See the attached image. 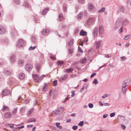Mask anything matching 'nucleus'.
<instances>
[{"mask_svg": "<svg viewBox=\"0 0 131 131\" xmlns=\"http://www.w3.org/2000/svg\"><path fill=\"white\" fill-rule=\"evenodd\" d=\"M88 8L89 11H92L94 9V6L92 4L90 3L89 4Z\"/></svg>", "mask_w": 131, "mask_h": 131, "instance_id": "ddd939ff", "label": "nucleus"}, {"mask_svg": "<svg viewBox=\"0 0 131 131\" xmlns=\"http://www.w3.org/2000/svg\"><path fill=\"white\" fill-rule=\"evenodd\" d=\"M31 40L32 42L34 43H35L36 42V40L35 38L33 36L31 38Z\"/></svg>", "mask_w": 131, "mask_h": 131, "instance_id": "58836bf2", "label": "nucleus"}, {"mask_svg": "<svg viewBox=\"0 0 131 131\" xmlns=\"http://www.w3.org/2000/svg\"><path fill=\"white\" fill-rule=\"evenodd\" d=\"M93 33L95 37L97 36L98 33V29L97 27H95L93 30Z\"/></svg>", "mask_w": 131, "mask_h": 131, "instance_id": "7ed1b4c3", "label": "nucleus"}, {"mask_svg": "<svg viewBox=\"0 0 131 131\" xmlns=\"http://www.w3.org/2000/svg\"><path fill=\"white\" fill-rule=\"evenodd\" d=\"M128 22L129 21L128 20L126 19H125L123 21V25L126 26L128 24Z\"/></svg>", "mask_w": 131, "mask_h": 131, "instance_id": "5701e85b", "label": "nucleus"}, {"mask_svg": "<svg viewBox=\"0 0 131 131\" xmlns=\"http://www.w3.org/2000/svg\"><path fill=\"white\" fill-rule=\"evenodd\" d=\"M15 3L17 4H19L20 3V2L19 0H15Z\"/></svg>", "mask_w": 131, "mask_h": 131, "instance_id": "8fccbe9b", "label": "nucleus"}, {"mask_svg": "<svg viewBox=\"0 0 131 131\" xmlns=\"http://www.w3.org/2000/svg\"><path fill=\"white\" fill-rule=\"evenodd\" d=\"M79 31V28H77L75 30V32L76 33H77Z\"/></svg>", "mask_w": 131, "mask_h": 131, "instance_id": "338daca9", "label": "nucleus"}, {"mask_svg": "<svg viewBox=\"0 0 131 131\" xmlns=\"http://www.w3.org/2000/svg\"><path fill=\"white\" fill-rule=\"evenodd\" d=\"M5 32V29L2 26H0V34H3Z\"/></svg>", "mask_w": 131, "mask_h": 131, "instance_id": "9b49d317", "label": "nucleus"}, {"mask_svg": "<svg viewBox=\"0 0 131 131\" xmlns=\"http://www.w3.org/2000/svg\"><path fill=\"white\" fill-rule=\"evenodd\" d=\"M123 27H122L120 29V32L119 33H121L123 32Z\"/></svg>", "mask_w": 131, "mask_h": 131, "instance_id": "69168bd1", "label": "nucleus"}, {"mask_svg": "<svg viewBox=\"0 0 131 131\" xmlns=\"http://www.w3.org/2000/svg\"><path fill=\"white\" fill-rule=\"evenodd\" d=\"M9 108L8 107L4 105L3 106V108L2 109V110L3 111H8L9 110Z\"/></svg>", "mask_w": 131, "mask_h": 131, "instance_id": "6ab92c4d", "label": "nucleus"}, {"mask_svg": "<svg viewBox=\"0 0 131 131\" xmlns=\"http://www.w3.org/2000/svg\"><path fill=\"white\" fill-rule=\"evenodd\" d=\"M121 59L122 60L124 61L126 59V58L125 56H123L121 57Z\"/></svg>", "mask_w": 131, "mask_h": 131, "instance_id": "603ef678", "label": "nucleus"}, {"mask_svg": "<svg viewBox=\"0 0 131 131\" xmlns=\"http://www.w3.org/2000/svg\"><path fill=\"white\" fill-rule=\"evenodd\" d=\"M73 40H70L69 42L68 46H71L73 44Z\"/></svg>", "mask_w": 131, "mask_h": 131, "instance_id": "2f4dec72", "label": "nucleus"}, {"mask_svg": "<svg viewBox=\"0 0 131 131\" xmlns=\"http://www.w3.org/2000/svg\"><path fill=\"white\" fill-rule=\"evenodd\" d=\"M53 85L56 86L57 85V80H55L53 81Z\"/></svg>", "mask_w": 131, "mask_h": 131, "instance_id": "3c124183", "label": "nucleus"}, {"mask_svg": "<svg viewBox=\"0 0 131 131\" xmlns=\"http://www.w3.org/2000/svg\"><path fill=\"white\" fill-rule=\"evenodd\" d=\"M72 128L73 130H76L78 128V126L76 125L73 126H72Z\"/></svg>", "mask_w": 131, "mask_h": 131, "instance_id": "49530a36", "label": "nucleus"}, {"mask_svg": "<svg viewBox=\"0 0 131 131\" xmlns=\"http://www.w3.org/2000/svg\"><path fill=\"white\" fill-rule=\"evenodd\" d=\"M121 25V23L119 20H117L115 23V25L114 26V28L117 29Z\"/></svg>", "mask_w": 131, "mask_h": 131, "instance_id": "6e6552de", "label": "nucleus"}, {"mask_svg": "<svg viewBox=\"0 0 131 131\" xmlns=\"http://www.w3.org/2000/svg\"><path fill=\"white\" fill-rule=\"evenodd\" d=\"M60 123L59 122L56 123V125L57 127L60 129H62V128L61 126H60Z\"/></svg>", "mask_w": 131, "mask_h": 131, "instance_id": "393cba45", "label": "nucleus"}, {"mask_svg": "<svg viewBox=\"0 0 131 131\" xmlns=\"http://www.w3.org/2000/svg\"><path fill=\"white\" fill-rule=\"evenodd\" d=\"M57 63L58 65L59 66H61L63 64V61H58Z\"/></svg>", "mask_w": 131, "mask_h": 131, "instance_id": "c9c22d12", "label": "nucleus"}, {"mask_svg": "<svg viewBox=\"0 0 131 131\" xmlns=\"http://www.w3.org/2000/svg\"><path fill=\"white\" fill-rule=\"evenodd\" d=\"M99 33L100 35L102 34L104 31L103 27L101 26H100L99 27Z\"/></svg>", "mask_w": 131, "mask_h": 131, "instance_id": "1a4fd4ad", "label": "nucleus"}, {"mask_svg": "<svg viewBox=\"0 0 131 131\" xmlns=\"http://www.w3.org/2000/svg\"><path fill=\"white\" fill-rule=\"evenodd\" d=\"M131 84V79H127L125 80L123 82L122 86H127L129 84Z\"/></svg>", "mask_w": 131, "mask_h": 131, "instance_id": "f257e3e1", "label": "nucleus"}, {"mask_svg": "<svg viewBox=\"0 0 131 131\" xmlns=\"http://www.w3.org/2000/svg\"><path fill=\"white\" fill-rule=\"evenodd\" d=\"M60 108H58L52 112V114L54 115H56L59 114L60 112Z\"/></svg>", "mask_w": 131, "mask_h": 131, "instance_id": "423d86ee", "label": "nucleus"}, {"mask_svg": "<svg viewBox=\"0 0 131 131\" xmlns=\"http://www.w3.org/2000/svg\"><path fill=\"white\" fill-rule=\"evenodd\" d=\"M9 91L5 89L2 91V94L3 95L6 96L9 95Z\"/></svg>", "mask_w": 131, "mask_h": 131, "instance_id": "0eeeda50", "label": "nucleus"}, {"mask_svg": "<svg viewBox=\"0 0 131 131\" xmlns=\"http://www.w3.org/2000/svg\"><path fill=\"white\" fill-rule=\"evenodd\" d=\"M24 61L23 60H19L18 62V64L20 66H22L24 63Z\"/></svg>", "mask_w": 131, "mask_h": 131, "instance_id": "c756f323", "label": "nucleus"}, {"mask_svg": "<svg viewBox=\"0 0 131 131\" xmlns=\"http://www.w3.org/2000/svg\"><path fill=\"white\" fill-rule=\"evenodd\" d=\"M15 57L14 54L12 55L10 57V61L11 62H13L15 60Z\"/></svg>", "mask_w": 131, "mask_h": 131, "instance_id": "2eb2a0df", "label": "nucleus"}, {"mask_svg": "<svg viewBox=\"0 0 131 131\" xmlns=\"http://www.w3.org/2000/svg\"><path fill=\"white\" fill-rule=\"evenodd\" d=\"M45 85L43 87L42 91L44 92L46 91L47 89V84L46 83H44Z\"/></svg>", "mask_w": 131, "mask_h": 131, "instance_id": "412c9836", "label": "nucleus"}, {"mask_svg": "<svg viewBox=\"0 0 131 131\" xmlns=\"http://www.w3.org/2000/svg\"><path fill=\"white\" fill-rule=\"evenodd\" d=\"M121 125V126L122 128L123 129H124L126 128V127L125 126V125Z\"/></svg>", "mask_w": 131, "mask_h": 131, "instance_id": "e2e57ef3", "label": "nucleus"}, {"mask_svg": "<svg viewBox=\"0 0 131 131\" xmlns=\"http://www.w3.org/2000/svg\"><path fill=\"white\" fill-rule=\"evenodd\" d=\"M24 43V41L22 39H19L17 42V45L19 47H21L23 46Z\"/></svg>", "mask_w": 131, "mask_h": 131, "instance_id": "39448f33", "label": "nucleus"}, {"mask_svg": "<svg viewBox=\"0 0 131 131\" xmlns=\"http://www.w3.org/2000/svg\"><path fill=\"white\" fill-rule=\"evenodd\" d=\"M79 2L81 4L84 3V0H78Z\"/></svg>", "mask_w": 131, "mask_h": 131, "instance_id": "6e6d98bb", "label": "nucleus"}, {"mask_svg": "<svg viewBox=\"0 0 131 131\" xmlns=\"http://www.w3.org/2000/svg\"><path fill=\"white\" fill-rule=\"evenodd\" d=\"M23 6H25L26 8H28L29 7V6L28 5V4L27 3L25 2L23 4Z\"/></svg>", "mask_w": 131, "mask_h": 131, "instance_id": "37998d69", "label": "nucleus"}, {"mask_svg": "<svg viewBox=\"0 0 131 131\" xmlns=\"http://www.w3.org/2000/svg\"><path fill=\"white\" fill-rule=\"evenodd\" d=\"M36 46H34L33 47H32V46L30 47L29 48V50H34L35 48H36Z\"/></svg>", "mask_w": 131, "mask_h": 131, "instance_id": "a18cd8bd", "label": "nucleus"}, {"mask_svg": "<svg viewBox=\"0 0 131 131\" xmlns=\"http://www.w3.org/2000/svg\"><path fill=\"white\" fill-rule=\"evenodd\" d=\"M49 8H45L42 12V14L43 15L46 14L47 12L49 10Z\"/></svg>", "mask_w": 131, "mask_h": 131, "instance_id": "4be33fe9", "label": "nucleus"}, {"mask_svg": "<svg viewBox=\"0 0 131 131\" xmlns=\"http://www.w3.org/2000/svg\"><path fill=\"white\" fill-rule=\"evenodd\" d=\"M36 120L35 118H32L29 119L27 121L28 123L32 122H35L36 121Z\"/></svg>", "mask_w": 131, "mask_h": 131, "instance_id": "aec40b11", "label": "nucleus"}, {"mask_svg": "<svg viewBox=\"0 0 131 131\" xmlns=\"http://www.w3.org/2000/svg\"><path fill=\"white\" fill-rule=\"evenodd\" d=\"M110 104L109 103H104L103 105L105 106H109L110 105Z\"/></svg>", "mask_w": 131, "mask_h": 131, "instance_id": "052dcab7", "label": "nucleus"}, {"mask_svg": "<svg viewBox=\"0 0 131 131\" xmlns=\"http://www.w3.org/2000/svg\"><path fill=\"white\" fill-rule=\"evenodd\" d=\"M98 82L96 79H94V81L93 82V84H96L98 83Z\"/></svg>", "mask_w": 131, "mask_h": 131, "instance_id": "79ce46f5", "label": "nucleus"}, {"mask_svg": "<svg viewBox=\"0 0 131 131\" xmlns=\"http://www.w3.org/2000/svg\"><path fill=\"white\" fill-rule=\"evenodd\" d=\"M86 59L85 58L82 59L80 61V62L82 64L85 63L86 61Z\"/></svg>", "mask_w": 131, "mask_h": 131, "instance_id": "a878e982", "label": "nucleus"}, {"mask_svg": "<svg viewBox=\"0 0 131 131\" xmlns=\"http://www.w3.org/2000/svg\"><path fill=\"white\" fill-rule=\"evenodd\" d=\"M101 41L100 40L98 41H96L95 43V44L96 46V47L97 48H98L101 46Z\"/></svg>", "mask_w": 131, "mask_h": 131, "instance_id": "f8f14e48", "label": "nucleus"}, {"mask_svg": "<svg viewBox=\"0 0 131 131\" xmlns=\"http://www.w3.org/2000/svg\"><path fill=\"white\" fill-rule=\"evenodd\" d=\"M78 50L79 52H80L81 53L83 52V51L81 49V48L79 47H78Z\"/></svg>", "mask_w": 131, "mask_h": 131, "instance_id": "4d7b16f0", "label": "nucleus"}, {"mask_svg": "<svg viewBox=\"0 0 131 131\" xmlns=\"http://www.w3.org/2000/svg\"><path fill=\"white\" fill-rule=\"evenodd\" d=\"M110 95L108 94H105L104 95L102 96V98H105L108 97Z\"/></svg>", "mask_w": 131, "mask_h": 131, "instance_id": "c03bdc74", "label": "nucleus"}, {"mask_svg": "<svg viewBox=\"0 0 131 131\" xmlns=\"http://www.w3.org/2000/svg\"><path fill=\"white\" fill-rule=\"evenodd\" d=\"M87 34V32L84 31L83 30H82L80 32V34L81 36H85Z\"/></svg>", "mask_w": 131, "mask_h": 131, "instance_id": "dca6fc26", "label": "nucleus"}, {"mask_svg": "<svg viewBox=\"0 0 131 131\" xmlns=\"http://www.w3.org/2000/svg\"><path fill=\"white\" fill-rule=\"evenodd\" d=\"M63 11L65 12L67 11V7L65 6H63Z\"/></svg>", "mask_w": 131, "mask_h": 131, "instance_id": "5fc2aeb1", "label": "nucleus"}, {"mask_svg": "<svg viewBox=\"0 0 131 131\" xmlns=\"http://www.w3.org/2000/svg\"><path fill=\"white\" fill-rule=\"evenodd\" d=\"M120 10L122 12H124V8L123 6H120L119 8Z\"/></svg>", "mask_w": 131, "mask_h": 131, "instance_id": "72a5a7b5", "label": "nucleus"}, {"mask_svg": "<svg viewBox=\"0 0 131 131\" xmlns=\"http://www.w3.org/2000/svg\"><path fill=\"white\" fill-rule=\"evenodd\" d=\"M108 115L107 114H106L105 115H103V118H105L107 117L108 116Z\"/></svg>", "mask_w": 131, "mask_h": 131, "instance_id": "774afa93", "label": "nucleus"}, {"mask_svg": "<svg viewBox=\"0 0 131 131\" xmlns=\"http://www.w3.org/2000/svg\"><path fill=\"white\" fill-rule=\"evenodd\" d=\"M86 88V87H84V86L80 90V92H82L83 91V90L84 89V88Z\"/></svg>", "mask_w": 131, "mask_h": 131, "instance_id": "bf43d9fd", "label": "nucleus"}, {"mask_svg": "<svg viewBox=\"0 0 131 131\" xmlns=\"http://www.w3.org/2000/svg\"><path fill=\"white\" fill-rule=\"evenodd\" d=\"M94 18L91 17L89 18L87 22L88 25H90V24H93L94 21Z\"/></svg>", "mask_w": 131, "mask_h": 131, "instance_id": "20e7f679", "label": "nucleus"}, {"mask_svg": "<svg viewBox=\"0 0 131 131\" xmlns=\"http://www.w3.org/2000/svg\"><path fill=\"white\" fill-rule=\"evenodd\" d=\"M12 115V114L9 112H6L5 114V117L6 118H9Z\"/></svg>", "mask_w": 131, "mask_h": 131, "instance_id": "9d476101", "label": "nucleus"}, {"mask_svg": "<svg viewBox=\"0 0 131 131\" xmlns=\"http://www.w3.org/2000/svg\"><path fill=\"white\" fill-rule=\"evenodd\" d=\"M88 39L87 38H86L84 41V42H85L86 43L88 42Z\"/></svg>", "mask_w": 131, "mask_h": 131, "instance_id": "0e129e2a", "label": "nucleus"}, {"mask_svg": "<svg viewBox=\"0 0 131 131\" xmlns=\"http://www.w3.org/2000/svg\"><path fill=\"white\" fill-rule=\"evenodd\" d=\"M105 8L104 7H103L101 9H100L99 11V13L101 12H104L105 10Z\"/></svg>", "mask_w": 131, "mask_h": 131, "instance_id": "f704fd0d", "label": "nucleus"}, {"mask_svg": "<svg viewBox=\"0 0 131 131\" xmlns=\"http://www.w3.org/2000/svg\"><path fill=\"white\" fill-rule=\"evenodd\" d=\"M73 70V69L72 68L66 69V70L68 73L72 72Z\"/></svg>", "mask_w": 131, "mask_h": 131, "instance_id": "473e14b6", "label": "nucleus"}, {"mask_svg": "<svg viewBox=\"0 0 131 131\" xmlns=\"http://www.w3.org/2000/svg\"><path fill=\"white\" fill-rule=\"evenodd\" d=\"M84 124V122L83 121H81L78 124V125L82 127L83 125Z\"/></svg>", "mask_w": 131, "mask_h": 131, "instance_id": "ea45409f", "label": "nucleus"}, {"mask_svg": "<svg viewBox=\"0 0 131 131\" xmlns=\"http://www.w3.org/2000/svg\"><path fill=\"white\" fill-rule=\"evenodd\" d=\"M4 74L8 76H10L11 75V73L8 70H4L3 71Z\"/></svg>", "mask_w": 131, "mask_h": 131, "instance_id": "4468645a", "label": "nucleus"}, {"mask_svg": "<svg viewBox=\"0 0 131 131\" xmlns=\"http://www.w3.org/2000/svg\"><path fill=\"white\" fill-rule=\"evenodd\" d=\"M32 68V66L31 64H27L25 65V69L26 70L29 71H31Z\"/></svg>", "mask_w": 131, "mask_h": 131, "instance_id": "f03ea898", "label": "nucleus"}, {"mask_svg": "<svg viewBox=\"0 0 131 131\" xmlns=\"http://www.w3.org/2000/svg\"><path fill=\"white\" fill-rule=\"evenodd\" d=\"M130 36L131 35H126L125 36L124 39L125 40H127L130 37Z\"/></svg>", "mask_w": 131, "mask_h": 131, "instance_id": "e433bc0d", "label": "nucleus"}, {"mask_svg": "<svg viewBox=\"0 0 131 131\" xmlns=\"http://www.w3.org/2000/svg\"><path fill=\"white\" fill-rule=\"evenodd\" d=\"M49 32V30H43L42 31V33L43 35H47Z\"/></svg>", "mask_w": 131, "mask_h": 131, "instance_id": "a211bd4d", "label": "nucleus"}, {"mask_svg": "<svg viewBox=\"0 0 131 131\" xmlns=\"http://www.w3.org/2000/svg\"><path fill=\"white\" fill-rule=\"evenodd\" d=\"M25 77V75L23 73H21L19 75V77L20 79L22 80Z\"/></svg>", "mask_w": 131, "mask_h": 131, "instance_id": "f3484780", "label": "nucleus"}, {"mask_svg": "<svg viewBox=\"0 0 131 131\" xmlns=\"http://www.w3.org/2000/svg\"><path fill=\"white\" fill-rule=\"evenodd\" d=\"M45 75H42L40 77V78H39V79L38 80V81H37V82L38 83L40 82L41 80H42L43 78L45 77Z\"/></svg>", "mask_w": 131, "mask_h": 131, "instance_id": "bb28decb", "label": "nucleus"}, {"mask_svg": "<svg viewBox=\"0 0 131 131\" xmlns=\"http://www.w3.org/2000/svg\"><path fill=\"white\" fill-rule=\"evenodd\" d=\"M96 74V73H93L91 74L90 77L91 78H92L93 77H94Z\"/></svg>", "mask_w": 131, "mask_h": 131, "instance_id": "680f3d73", "label": "nucleus"}, {"mask_svg": "<svg viewBox=\"0 0 131 131\" xmlns=\"http://www.w3.org/2000/svg\"><path fill=\"white\" fill-rule=\"evenodd\" d=\"M32 77L34 79L36 80L39 78L38 75L37 74H32Z\"/></svg>", "mask_w": 131, "mask_h": 131, "instance_id": "7c9ffc66", "label": "nucleus"}, {"mask_svg": "<svg viewBox=\"0 0 131 131\" xmlns=\"http://www.w3.org/2000/svg\"><path fill=\"white\" fill-rule=\"evenodd\" d=\"M122 86V91H123V92L124 93H125L126 91V86Z\"/></svg>", "mask_w": 131, "mask_h": 131, "instance_id": "4c0bfd02", "label": "nucleus"}, {"mask_svg": "<svg viewBox=\"0 0 131 131\" xmlns=\"http://www.w3.org/2000/svg\"><path fill=\"white\" fill-rule=\"evenodd\" d=\"M17 111V109L16 108H14L13 111H12V113L13 115H15L16 114Z\"/></svg>", "mask_w": 131, "mask_h": 131, "instance_id": "a19ab883", "label": "nucleus"}, {"mask_svg": "<svg viewBox=\"0 0 131 131\" xmlns=\"http://www.w3.org/2000/svg\"><path fill=\"white\" fill-rule=\"evenodd\" d=\"M34 110V108H32L30 109L28 112L27 115H29Z\"/></svg>", "mask_w": 131, "mask_h": 131, "instance_id": "cd10ccee", "label": "nucleus"}, {"mask_svg": "<svg viewBox=\"0 0 131 131\" xmlns=\"http://www.w3.org/2000/svg\"><path fill=\"white\" fill-rule=\"evenodd\" d=\"M89 106L90 108H91L93 107V105L92 104L90 103L89 104Z\"/></svg>", "mask_w": 131, "mask_h": 131, "instance_id": "de8ad7c7", "label": "nucleus"}, {"mask_svg": "<svg viewBox=\"0 0 131 131\" xmlns=\"http://www.w3.org/2000/svg\"><path fill=\"white\" fill-rule=\"evenodd\" d=\"M83 12H82L79 13L78 15V19H81L83 15Z\"/></svg>", "mask_w": 131, "mask_h": 131, "instance_id": "c85d7f7f", "label": "nucleus"}, {"mask_svg": "<svg viewBox=\"0 0 131 131\" xmlns=\"http://www.w3.org/2000/svg\"><path fill=\"white\" fill-rule=\"evenodd\" d=\"M59 20L60 21H62L63 19V14L61 13L59 14Z\"/></svg>", "mask_w": 131, "mask_h": 131, "instance_id": "b1692460", "label": "nucleus"}, {"mask_svg": "<svg viewBox=\"0 0 131 131\" xmlns=\"http://www.w3.org/2000/svg\"><path fill=\"white\" fill-rule=\"evenodd\" d=\"M111 56V55L110 54H106L105 56V58H110Z\"/></svg>", "mask_w": 131, "mask_h": 131, "instance_id": "09e8293b", "label": "nucleus"}, {"mask_svg": "<svg viewBox=\"0 0 131 131\" xmlns=\"http://www.w3.org/2000/svg\"><path fill=\"white\" fill-rule=\"evenodd\" d=\"M115 113H111L110 114V116L111 117H113L115 115Z\"/></svg>", "mask_w": 131, "mask_h": 131, "instance_id": "864d4df0", "label": "nucleus"}, {"mask_svg": "<svg viewBox=\"0 0 131 131\" xmlns=\"http://www.w3.org/2000/svg\"><path fill=\"white\" fill-rule=\"evenodd\" d=\"M50 58L51 59H52L53 60H54L56 59V58L54 56H53L52 55L50 56Z\"/></svg>", "mask_w": 131, "mask_h": 131, "instance_id": "13d9d810", "label": "nucleus"}]
</instances>
